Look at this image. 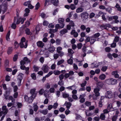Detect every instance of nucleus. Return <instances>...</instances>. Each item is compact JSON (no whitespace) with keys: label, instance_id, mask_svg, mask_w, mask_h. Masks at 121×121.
I'll return each mask as SVG.
<instances>
[{"label":"nucleus","instance_id":"nucleus-44","mask_svg":"<svg viewBox=\"0 0 121 121\" xmlns=\"http://www.w3.org/2000/svg\"><path fill=\"white\" fill-rule=\"evenodd\" d=\"M49 91L51 93H54L55 91V89L54 88L52 87L50 88Z\"/></svg>","mask_w":121,"mask_h":121},{"label":"nucleus","instance_id":"nucleus-42","mask_svg":"<svg viewBox=\"0 0 121 121\" xmlns=\"http://www.w3.org/2000/svg\"><path fill=\"white\" fill-rule=\"evenodd\" d=\"M65 61L64 60L62 59L58 61L57 63V64L58 65H60L62 63H63Z\"/></svg>","mask_w":121,"mask_h":121},{"label":"nucleus","instance_id":"nucleus-27","mask_svg":"<svg viewBox=\"0 0 121 121\" xmlns=\"http://www.w3.org/2000/svg\"><path fill=\"white\" fill-rule=\"evenodd\" d=\"M33 106L34 111L35 112H36L38 108V107L37 105V104L36 103L33 104Z\"/></svg>","mask_w":121,"mask_h":121},{"label":"nucleus","instance_id":"nucleus-52","mask_svg":"<svg viewBox=\"0 0 121 121\" xmlns=\"http://www.w3.org/2000/svg\"><path fill=\"white\" fill-rule=\"evenodd\" d=\"M119 40V37L118 36H116L115 37L113 42L116 43V42H118Z\"/></svg>","mask_w":121,"mask_h":121},{"label":"nucleus","instance_id":"nucleus-55","mask_svg":"<svg viewBox=\"0 0 121 121\" xmlns=\"http://www.w3.org/2000/svg\"><path fill=\"white\" fill-rule=\"evenodd\" d=\"M8 99L9 100H12V101L13 103H14L15 100L13 99V97L12 96H9V97Z\"/></svg>","mask_w":121,"mask_h":121},{"label":"nucleus","instance_id":"nucleus-60","mask_svg":"<svg viewBox=\"0 0 121 121\" xmlns=\"http://www.w3.org/2000/svg\"><path fill=\"white\" fill-rule=\"evenodd\" d=\"M58 105V104L57 103H54L53 106V108L54 109H55L57 108Z\"/></svg>","mask_w":121,"mask_h":121},{"label":"nucleus","instance_id":"nucleus-64","mask_svg":"<svg viewBox=\"0 0 121 121\" xmlns=\"http://www.w3.org/2000/svg\"><path fill=\"white\" fill-rule=\"evenodd\" d=\"M69 25H70V26L72 27H73L75 26L74 23L72 21H70Z\"/></svg>","mask_w":121,"mask_h":121},{"label":"nucleus","instance_id":"nucleus-31","mask_svg":"<svg viewBox=\"0 0 121 121\" xmlns=\"http://www.w3.org/2000/svg\"><path fill=\"white\" fill-rule=\"evenodd\" d=\"M115 7L117 9V10L121 12V7L118 3H117L115 6Z\"/></svg>","mask_w":121,"mask_h":121},{"label":"nucleus","instance_id":"nucleus-11","mask_svg":"<svg viewBox=\"0 0 121 121\" xmlns=\"http://www.w3.org/2000/svg\"><path fill=\"white\" fill-rule=\"evenodd\" d=\"M85 96V94H83L80 95L79 99H80L79 102L80 103H83L85 102V99L84 98V97Z\"/></svg>","mask_w":121,"mask_h":121},{"label":"nucleus","instance_id":"nucleus-24","mask_svg":"<svg viewBox=\"0 0 121 121\" xmlns=\"http://www.w3.org/2000/svg\"><path fill=\"white\" fill-rule=\"evenodd\" d=\"M16 19L14 18V21L12 24L11 26V27L13 29H15L16 28V24H17L16 22Z\"/></svg>","mask_w":121,"mask_h":121},{"label":"nucleus","instance_id":"nucleus-13","mask_svg":"<svg viewBox=\"0 0 121 121\" xmlns=\"http://www.w3.org/2000/svg\"><path fill=\"white\" fill-rule=\"evenodd\" d=\"M99 88H96L94 89V92L95 93V96L96 97H98L99 96L100 93L99 92Z\"/></svg>","mask_w":121,"mask_h":121},{"label":"nucleus","instance_id":"nucleus-4","mask_svg":"<svg viewBox=\"0 0 121 121\" xmlns=\"http://www.w3.org/2000/svg\"><path fill=\"white\" fill-rule=\"evenodd\" d=\"M2 110L3 111H1V108H0V117L3 115V113L6 114L8 112V110L6 106L4 105L2 107Z\"/></svg>","mask_w":121,"mask_h":121},{"label":"nucleus","instance_id":"nucleus-9","mask_svg":"<svg viewBox=\"0 0 121 121\" xmlns=\"http://www.w3.org/2000/svg\"><path fill=\"white\" fill-rule=\"evenodd\" d=\"M74 74V72L72 71H69V73H65L64 75V78L65 79H66L69 77L70 76H72Z\"/></svg>","mask_w":121,"mask_h":121},{"label":"nucleus","instance_id":"nucleus-29","mask_svg":"<svg viewBox=\"0 0 121 121\" xmlns=\"http://www.w3.org/2000/svg\"><path fill=\"white\" fill-rule=\"evenodd\" d=\"M35 97H32L31 96L29 98V99H28V101L27 102L28 103H32L33 100V99L35 98Z\"/></svg>","mask_w":121,"mask_h":121},{"label":"nucleus","instance_id":"nucleus-48","mask_svg":"<svg viewBox=\"0 0 121 121\" xmlns=\"http://www.w3.org/2000/svg\"><path fill=\"white\" fill-rule=\"evenodd\" d=\"M31 76L33 79L34 80H35L36 79V76L35 73H33L32 74Z\"/></svg>","mask_w":121,"mask_h":121},{"label":"nucleus","instance_id":"nucleus-25","mask_svg":"<svg viewBox=\"0 0 121 121\" xmlns=\"http://www.w3.org/2000/svg\"><path fill=\"white\" fill-rule=\"evenodd\" d=\"M65 104L66 106V107L67 109H69L71 106V104L70 102H66Z\"/></svg>","mask_w":121,"mask_h":121},{"label":"nucleus","instance_id":"nucleus-21","mask_svg":"<svg viewBox=\"0 0 121 121\" xmlns=\"http://www.w3.org/2000/svg\"><path fill=\"white\" fill-rule=\"evenodd\" d=\"M104 85L103 83L101 82H98L96 84L97 87L98 88H102Z\"/></svg>","mask_w":121,"mask_h":121},{"label":"nucleus","instance_id":"nucleus-56","mask_svg":"<svg viewBox=\"0 0 121 121\" xmlns=\"http://www.w3.org/2000/svg\"><path fill=\"white\" fill-rule=\"evenodd\" d=\"M108 69V67L106 66H104L103 67L101 68V70L103 72L105 71Z\"/></svg>","mask_w":121,"mask_h":121},{"label":"nucleus","instance_id":"nucleus-53","mask_svg":"<svg viewBox=\"0 0 121 121\" xmlns=\"http://www.w3.org/2000/svg\"><path fill=\"white\" fill-rule=\"evenodd\" d=\"M111 111H112V110H109L107 109H105L104 110L103 112L104 114H107L109 112Z\"/></svg>","mask_w":121,"mask_h":121},{"label":"nucleus","instance_id":"nucleus-43","mask_svg":"<svg viewBox=\"0 0 121 121\" xmlns=\"http://www.w3.org/2000/svg\"><path fill=\"white\" fill-rule=\"evenodd\" d=\"M68 63L70 65H72L73 63V60L72 58H71L68 60Z\"/></svg>","mask_w":121,"mask_h":121},{"label":"nucleus","instance_id":"nucleus-30","mask_svg":"<svg viewBox=\"0 0 121 121\" xmlns=\"http://www.w3.org/2000/svg\"><path fill=\"white\" fill-rule=\"evenodd\" d=\"M66 88L68 89L73 90L76 89L77 88V87L75 86L74 85H73L72 86L67 87Z\"/></svg>","mask_w":121,"mask_h":121},{"label":"nucleus","instance_id":"nucleus-26","mask_svg":"<svg viewBox=\"0 0 121 121\" xmlns=\"http://www.w3.org/2000/svg\"><path fill=\"white\" fill-rule=\"evenodd\" d=\"M99 77L100 79L101 80H104L106 76L105 74H102L100 75Z\"/></svg>","mask_w":121,"mask_h":121},{"label":"nucleus","instance_id":"nucleus-17","mask_svg":"<svg viewBox=\"0 0 121 121\" xmlns=\"http://www.w3.org/2000/svg\"><path fill=\"white\" fill-rule=\"evenodd\" d=\"M37 46L40 48H43L44 46V44L42 41H39L37 43Z\"/></svg>","mask_w":121,"mask_h":121},{"label":"nucleus","instance_id":"nucleus-35","mask_svg":"<svg viewBox=\"0 0 121 121\" xmlns=\"http://www.w3.org/2000/svg\"><path fill=\"white\" fill-rule=\"evenodd\" d=\"M23 76V74L22 73H20L18 76L17 79L22 80Z\"/></svg>","mask_w":121,"mask_h":121},{"label":"nucleus","instance_id":"nucleus-16","mask_svg":"<svg viewBox=\"0 0 121 121\" xmlns=\"http://www.w3.org/2000/svg\"><path fill=\"white\" fill-rule=\"evenodd\" d=\"M112 74L114 76V77L116 78H118L119 77V75L118 73V71L117 70L112 72Z\"/></svg>","mask_w":121,"mask_h":121},{"label":"nucleus","instance_id":"nucleus-58","mask_svg":"<svg viewBox=\"0 0 121 121\" xmlns=\"http://www.w3.org/2000/svg\"><path fill=\"white\" fill-rule=\"evenodd\" d=\"M34 71L35 72H37L39 70V67L35 66H34L33 67Z\"/></svg>","mask_w":121,"mask_h":121},{"label":"nucleus","instance_id":"nucleus-63","mask_svg":"<svg viewBox=\"0 0 121 121\" xmlns=\"http://www.w3.org/2000/svg\"><path fill=\"white\" fill-rule=\"evenodd\" d=\"M31 3V1H27L25 2L23 4L24 5L26 6H27L29 4H30Z\"/></svg>","mask_w":121,"mask_h":121},{"label":"nucleus","instance_id":"nucleus-54","mask_svg":"<svg viewBox=\"0 0 121 121\" xmlns=\"http://www.w3.org/2000/svg\"><path fill=\"white\" fill-rule=\"evenodd\" d=\"M117 117V116L115 115L113 116L112 118V121H116Z\"/></svg>","mask_w":121,"mask_h":121},{"label":"nucleus","instance_id":"nucleus-50","mask_svg":"<svg viewBox=\"0 0 121 121\" xmlns=\"http://www.w3.org/2000/svg\"><path fill=\"white\" fill-rule=\"evenodd\" d=\"M58 84L60 86H62L64 85V82L62 80H60L58 82Z\"/></svg>","mask_w":121,"mask_h":121},{"label":"nucleus","instance_id":"nucleus-20","mask_svg":"<svg viewBox=\"0 0 121 121\" xmlns=\"http://www.w3.org/2000/svg\"><path fill=\"white\" fill-rule=\"evenodd\" d=\"M55 50V48L53 46L50 47L48 48V51L51 53L53 52Z\"/></svg>","mask_w":121,"mask_h":121},{"label":"nucleus","instance_id":"nucleus-45","mask_svg":"<svg viewBox=\"0 0 121 121\" xmlns=\"http://www.w3.org/2000/svg\"><path fill=\"white\" fill-rule=\"evenodd\" d=\"M60 72L58 70H54L53 73L55 75H58L60 74Z\"/></svg>","mask_w":121,"mask_h":121},{"label":"nucleus","instance_id":"nucleus-32","mask_svg":"<svg viewBox=\"0 0 121 121\" xmlns=\"http://www.w3.org/2000/svg\"><path fill=\"white\" fill-rule=\"evenodd\" d=\"M96 39L94 37H92L90 38V42L91 43L93 44L96 40Z\"/></svg>","mask_w":121,"mask_h":121},{"label":"nucleus","instance_id":"nucleus-3","mask_svg":"<svg viewBox=\"0 0 121 121\" xmlns=\"http://www.w3.org/2000/svg\"><path fill=\"white\" fill-rule=\"evenodd\" d=\"M114 96L113 92L110 91H107L105 93V97L106 98H111Z\"/></svg>","mask_w":121,"mask_h":121},{"label":"nucleus","instance_id":"nucleus-14","mask_svg":"<svg viewBox=\"0 0 121 121\" xmlns=\"http://www.w3.org/2000/svg\"><path fill=\"white\" fill-rule=\"evenodd\" d=\"M100 62L97 63L95 62L93 63H92L91 64V68H94L98 67L99 65L100 64Z\"/></svg>","mask_w":121,"mask_h":121},{"label":"nucleus","instance_id":"nucleus-62","mask_svg":"<svg viewBox=\"0 0 121 121\" xmlns=\"http://www.w3.org/2000/svg\"><path fill=\"white\" fill-rule=\"evenodd\" d=\"M68 51L69 53L71 54H72L74 53L73 50L71 49H68Z\"/></svg>","mask_w":121,"mask_h":121},{"label":"nucleus","instance_id":"nucleus-8","mask_svg":"<svg viewBox=\"0 0 121 121\" xmlns=\"http://www.w3.org/2000/svg\"><path fill=\"white\" fill-rule=\"evenodd\" d=\"M60 25V28H63L65 26V24L64 23V19L62 18H59L58 19Z\"/></svg>","mask_w":121,"mask_h":121},{"label":"nucleus","instance_id":"nucleus-28","mask_svg":"<svg viewBox=\"0 0 121 121\" xmlns=\"http://www.w3.org/2000/svg\"><path fill=\"white\" fill-rule=\"evenodd\" d=\"M68 32L67 30L66 29H64L60 31V34L62 35L65 34Z\"/></svg>","mask_w":121,"mask_h":121},{"label":"nucleus","instance_id":"nucleus-2","mask_svg":"<svg viewBox=\"0 0 121 121\" xmlns=\"http://www.w3.org/2000/svg\"><path fill=\"white\" fill-rule=\"evenodd\" d=\"M106 83L108 85H114L117 83V80L113 78L106 79L105 80Z\"/></svg>","mask_w":121,"mask_h":121},{"label":"nucleus","instance_id":"nucleus-38","mask_svg":"<svg viewBox=\"0 0 121 121\" xmlns=\"http://www.w3.org/2000/svg\"><path fill=\"white\" fill-rule=\"evenodd\" d=\"M100 28L102 30L104 29H106L107 28L106 26V24H103L100 26Z\"/></svg>","mask_w":121,"mask_h":121},{"label":"nucleus","instance_id":"nucleus-7","mask_svg":"<svg viewBox=\"0 0 121 121\" xmlns=\"http://www.w3.org/2000/svg\"><path fill=\"white\" fill-rule=\"evenodd\" d=\"M80 15L82 18L84 19L87 18L88 17L89 15L88 13L86 12H84L82 13Z\"/></svg>","mask_w":121,"mask_h":121},{"label":"nucleus","instance_id":"nucleus-39","mask_svg":"<svg viewBox=\"0 0 121 121\" xmlns=\"http://www.w3.org/2000/svg\"><path fill=\"white\" fill-rule=\"evenodd\" d=\"M56 45H60L61 43V40L59 39H57L56 40Z\"/></svg>","mask_w":121,"mask_h":121},{"label":"nucleus","instance_id":"nucleus-34","mask_svg":"<svg viewBox=\"0 0 121 121\" xmlns=\"http://www.w3.org/2000/svg\"><path fill=\"white\" fill-rule=\"evenodd\" d=\"M10 34V30L9 31L8 33H7L6 35V39L7 40L9 41L10 40L9 38V36Z\"/></svg>","mask_w":121,"mask_h":121},{"label":"nucleus","instance_id":"nucleus-51","mask_svg":"<svg viewBox=\"0 0 121 121\" xmlns=\"http://www.w3.org/2000/svg\"><path fill=\"white\" fill-rule=\"evenodd\" d=\"M76 118L77 119H82V117L79 115L77 114H76Z\"/></svg>","mask_w":121,"mask_h":121},{"label":"nucleus","instance_id":"nucleus-19","mask_svg":"<svg viewBox=\"0 0 121 121\" xmlns=\"http://www.w3.org/2000/svg\"><path fill=\"white\" fill-rule=\"evenodd\" d=\"M35 89L34 88L31 89L30 91V93L32 94L31 96L33 97H35L36 96V94L35 93Z\"/></svg>","mask_w":121,"mask_h":121},{"label":"nucleus","instance_id":"nucleus-37","mask_svg":"<svg viewBox=\"0 0 121 121\" xmlns=\"http://www.w3.org/2000/svg\"><path fill=\"white\" fill-rule=\"evenodd\" d=\"M105 118V115L103 113H101L100 115V118L101 119L103 120H104Z\"/></svg>","mask_w":121,"mask_h":121},{"label":"nucleus","instance_id":"nucleus-59","mask_svg":"<svg viewBox=\"0 0 121 121\" xmlns=\"http://www.w3.org/2000/svg\"><path fill=\"white\" fill-rule=\"evenodd\" d=\"M9 61L8 60H5L4 62V65L6 67H8L9 65Z\"/></svg>","mask_w":121,"mask_h":121},{"label":"nucleus","instance_id":"nucleus-61","mask_svg":"<svg viewBox=\"0 0 121 121\" xmlns=\"http://www.w3.org/2000/svg\"><path fill=\"white\" fill-rule=\"evenodd\" d=\"M46 88L47 89H49L50 88V84L49 83H47L45 86Z\"/></svg>","mask_w":121,"mask_h":121},{"label":"nucleus","instance_id":"nucleus-6","mask_svg":"<svg viewBox=\"0 0 121 121\" xmlns=\"http://www.w3.org/2000/svg\"><path fill=\"white\" fill-rule=\"evenodd\" d=\"M7 1L5 0L4 1L2 4V8H4V10H3L4 12L3 13L6 11L7 9Z\"/></svg>","mask_w":121,"mask_h":121},{"label":"nucleus","instance_id":"nucleus-36","mask_svg":"<svg viewBox=\"0 0 121 121\" xmlns=\"http://www.w3.org/2000/svg\"><path fill=\"white\" fill-rule=\"evenodd\" d=\"M46 91V90L44 91V89L43 88L41 89L39 91V94L42 95Z\"/></svg>","mask_w":121,"mask_h":121},{"label":"nucleus","instance_id":"nucleus-40","mask_svg":"<svg viewBox=\"0 0 121 121\" xmlns=\"http://www.w3.org/2000/svg\"><path fill=\"white\" fill-rule=\"evenodd\" d=\"M22 18L20 17L18 19L17 21L16 20V24H19L20 22L21 23V22H22Z\"/></svg>","mask_w":121,"mask_h":121},{"label":"nucleus","instance_id":"nucleus-47","mask_svg":"<svg viewBox=\"0 0 121 121\" xmlns=\"http://www.w3.org/2000/svg\"><path fill=\"white\" fill-rule=\"evenodd\" d=\"M13 50L12 48H9L7 51V53L8 54H11Z\"/></svg>","mask_w":121,"mask_h":121},{"label":"nucleus","instance_id":"nucleus-1","mask_svg":"<svg viewBox=\"0 0 121 121\" xmlns=\"http://www.w3.org/2000/svg\"><path fill=\"white\" fill-rule=\"evenodd\" d=\"M21 48H26L27 45V42L26 41V39L24 37H22L21 39V42L19 44Z\"/></svg>","mask_w":121,"mask_h":121},{"label":"nucleus","instance_id":"nucleus-49","mask_svg":"<svg viewBox=\"0 0 121 121\" xmlns=\"http://www.w3.org/2000/svg\"><path fill=\"white\" fill-rule=\"evenodd\" d=\"M40 7V3L38 2L35 5V9L36 10L38 9Z\"/></svg>","mask_w":121,"mask_h":121},{"label":"nucleus","instance_id":"nucleus-41","mask_svg":"<svg viewBox=\"0 0 121 121\" xmlns=\"http://www.w3.org/2000/svg\"><path fill=\"white\" fill-rule=\"evenodd\" d=\"M26 33L28 35H31V33L30 32V29L28 28H27L25 30Z\"/></svg>","mask_w":121,"mask_h":121},{"label":"nucleus","instance_id":"nucleus-23","mask_svg":"<svg viewBox=\"0 0 121 121\" xmlns=\"http://www.w3.org/2000/svg\"><path fill=\"white\" fill-rule=\"evenodd\" d=\"M51 2L53 3V4L55 6H57L58 4V0H51Z\"/></svg>","mask_w":121,"mask_h":121},{"label":"nucleus","instance_id":"nucleus-15","mask_svg":"<svg viewBox=\"0 0 121 121\" xmlns=\"http://www.w3.org/2000/svg\"><path fill=\"white\" fill-rule=\"evenodd\" d=\"M87 50L88 49L86 47H83L82 49V54L83 53V54H82V56L83 57L85 56L86 55V53H87Z\"/></svg>","mask_w":121,"mask_h":121},{"label":"nucleus","instance_id":"nucleus-12","mask_svg":"<svg viewBox=\"0 0 121 121\" xmlns=\"http://www.w3.org/2000/svg\"><path fill=\"white\" fill-rule=\"evenodd\" d=\"M21 65L20 66V68L22 70H25L26 71V73L27 74H28V71L29 69V67H26L24 65Z\"/></svg>","mask_w":121,"mask_h":121},{"label":"nucleus","instance_id":"nucleus-10","mask_svg":"<svg viewBox=\"0 0 121 121\" xmlns=\"http://www.w3.org/2000/svg\"><path fill=\"white\" fill-rule=\"evenodd\" d=\"M49 69L48 65H43L42 68V69L44 72L46 73L47 72Z\"/></svg>","mask_w":121,"mask_h":121},{"label":"nucleus","instance_id":"nucleus-18","mask_svg":"<svg viewBox=\"0 0 121 121\" xmlns=\"http://www.w3.org/2000/svg\"><path fill=\"white\" fill-rule=\"evenodd\" d=\"M71 34L72 35H73V36L74 37H76L78 36V34L77 32H76L75 31L73 30L71 32Z\"/></svg>","mask_w":121,"mask_h":121},{"label":"nucleus","instance_id":"nucleus-46","mask_svg":"<svg viewBox=\"0 0 121 121\" xmlns=\"http://www.w3.org/2000/svg\"><path fill=\"white\" fill-rule=\"evenodd\" d=\"M62 49V48L60 47L59 46L57 47L56 48L57 52L58 53L60 52L61 51Z\"/></svg>","mask_w":121,"mask_h":121},{"label":"nucleus","instance_id":"nucleus-33","mask_svg":"<svg viewBox=\"0 0 121 121\" xmlns=\"http://www.w3.org/2000/svg\"><path fill=\"white\" fill-rule=\"evenodd\" d=\"M41 113H42L44 115L47 114L48 112V110L47 109H45L43 110L40 111L39 112Z\"/></svg>","mask_w":121,"mask_h":121},{"label":"nucleus","instance_id":"nucleus-5","mask_svg":"<svg viewBox=\"0 0 121 121\" xmlns=\"http://www.w3.org/2000/svg\"><path fill=\"white\" fill-rule=\"evenodd\" d=\"M30 62V61L27 57H25L24 58L23 60L21 61L20 63L21 65H24L26 63H28Z\"/></svg>","mask_w":121,"mask_h":121},{"label":"nucleus","instance_id":"nucleus-57","mask_svg":"<svg viewBox=\"0 0 121 121\" xmlns=\"http://www.w3.org/2000/svg\"><path fill=\"white\" fill-rule=\"evenodd\" d=\"M69 96V95L68 94L64 93L63 94V97L64 98H65L68 97Z\"/></svg>","mask_w":121,"mask_h":121},{"label":"nucleus","instance_id":"nucleus-22","mask_svg":"<svg viewBox=\"0 0 121 121\" xmlns=\"http://www.w3.org/2000/svg\"><path fill=\"white\" fill-rule=\"evenodd\" d=\"M84 10V9L82 7L78 8L76 10V12L77 13H80L82 12Z\"/></svg>","mask_w":121,"mask_h":121}]
</instances>
